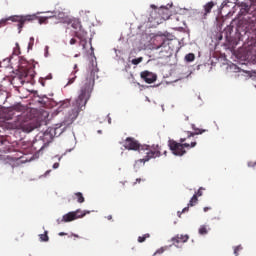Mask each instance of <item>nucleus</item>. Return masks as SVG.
<instances>
[{
  "label": "nucleus",
  "instance_id": "nucleus-35",
  "mask_svg": "<svg viewBox=\"0 0 256 256\" xmlns=\"http://www.w3.org/2000/svg\"><path fill=\"white\" fill-rule=\"evenodd\" d=\"M75 43H77V39L75 38L70 39V45H75Z\"/></svg>",
  "mask_w": 256,
  "mask_h": 256
},
{
  "label": "nucleus",
  "instance_id": "nucleus-26",
  "mask_svg": "<svg viewBox=\"0 0 256 256\" xmlns=\"http://www.w3.org/2000/svg\"><path fill=\"white\" fill-rule=\"evenodd\" d=\"M39 238L41 241H44V242H47L49 241V235H48V232L45 231L44 234H40L39 235Z\"/></svg>",
  "mask_w": 256,
  "mask_h": 256
},
{
  "label": "nucleus",
  "instance_id": "nucleus-29",
  "mask_svg": "<svg viewBox=\"0 0 256 256\" xmlns=\"http://www.w3.org/2000/svg\"><path fill=\"white\" fill-rule=\"evenodd\" d=\"M13 55H21V48L19 47V43H16V47L14 48Z\"/></svg>",
  "mask_w": 256,
  "mask_h": 256
},
{
  "label": "nucleus",
  "instance_id": "nucleus-36",
  "mask_svg": "<svg viewBox=\"0 0 256 256\" xmlns=\"http://www.w3.org/2000/svg\"><path fill=\"white\" fill-rule=\"evenodd\" d=\"M189 207H191V206H187V207L183 208L182 213H187V211H189Z\"/></svg>",
  "mask_w": 256,
  "mask_h": 256
},
{
  "label": "nucleus",
  "instance_id": "nucleus-40",
  "mask_svg": "<svg viewBox=\"0 0 256 256\" xmlns=\"http://www.w3.org/2000/svg\"><path fill=\"white\" fill-rule=\"evenodd\" d=\"M106 219H108V221H111V219H113V216H112V215H108V216L106 217Z\"/></svg>",
  "mask_w": 256,
  "mask_h": 256
},
{
  "label": "nucleus",
  "instance_id": "nucleus-18",
  "mask_svg": "<svg viewBox=\"0 0 256 256\" xmlns=\"http://www.w3.org/2000/svg\"><path fill=\"white\" fill-rule=\"evenodd\" d=\"M159 15H162V19L167 20L169 19V9L167 8H160L158 10Z\"/></svg>",
  "mask_w": 256,
  "mask_h": 256
},
{
  "label": "nucleus",
  "instance_id": "nucleus-30",
  "mask_svg": "<svg viewBox=\"0 0 256 256\" xmlns=\"http://www.w3.org/2000/svg\"><path fill=\"white\" fill-rule=\"evenodd\" d=\"M167 249H168L167 246L166 247H162V248L158 249L155 254L158 253L159 255H161L162 253H165V251H167Z\"/></svg>",
  "mask_w": 256,
  "mask_h": 256
},
{
  "label": "nucleus",
  "instance_id": "nucleus-10",
  "mask_svg": "<svg viewBox=\"0 0 256 256\" xmlns=\"http://www.w3.org/2000/svg\"><path fill=\"white\" fill-rule=\"evenodd\" d=\"M19 79L23 85L25 81L33 79V74H31V71H29L28 69H24L20 72Z\"/></svg>",
  "mask_w": 256,
  "mask_h": 256
},
{
  "label": "nucleus",
  "instance_id": "nucleus-13",
  "mask_svg": "<svg viewBox=\"0 0 256 256\" xmlns=\"http://www.w3.org/2000/svg\"><path fill=\"white\" fill-rule=\"evenodd\" d=\"M214 7H215L214 1H210L204 5V12H203L204 19H207V15L211 13V9H213Z\"/></svg>",
  "mask_w": 256,
  "mask_h": 256
},
{
  "label": "nucleus",
  "instance_id": "nucleus-6",
  "mask_svg": "<svg viewBox=\"0 0 256 256\" xmlns=\"http://www.w3.org/2000/svg\"><path fill=\"white\" fill-rule=\"evenodd\" d=\"M89 212H85L81 209H78L76 211L68 212L65 214L62 219H58L57 223L60 225V223H71V221H75L77 219H83Z\"/></svg>",
  "mask_w": 256,
  "mask_h": 256
},
{
  "label": "nucleus",
  "instance_id": "nucleus-41",
  "mask_svg": "<svg viewBox=\"0 0 256 256\" xmlns=\"http://www.w3.org/2000/svg\"><path fill=\"white\" fill-rule=\"evenodd\" d=\"M65 235H67V233H65V232H60V233H59V236H60V237H63V236H65Z\"/></svg>",
  "mask_w": 256,
  "mask_h": 256
},
{
  "label": "nucleus",
  "instance_id": "nucleus-14",
  "mask_svg": "<svg viewBox=\"0 0 256 256\" xmlns=\"http://www.w3.org/2000/svg\"><path fill=\"white\" fill-rule=\"evenodd\" d=\"M9 111H16L17 113H23V111H25V106H22L21 103H16L9 107Z\"/></svg>",
  "mask_w": 256,
  "mask_h": 256
},
{
  "label": "nucleus",
  "instance_id": "nucleus-32",
  "mask_svg": "<svg viewBox=\"0 0 256 256\" xmlns=\"http://www.w3.org/2000/svg\"><path fill=\"white\" fill-rule=\"evenodd\" d=\"M203 188H199L198 191L194 194L196 197H202L203 196Z\"/></svg>",
  "mask_w": 256,
  "mask_h": 256
},
{
  "label": "nucleus",
  "instance_id": "nucleus-34",
  "mask_svg": "<svg viewBox=\"0 0 256 256\" xmlns=\"http://www.w3.org/2000/svg\"><path fill=\"white\" fill-rule=\"evenodd\" d=\"M58 17L59 19H65V13L63 12L58 13Z\"/></svg>",
  "mask_w": 256,
  "mask_h": 256
},
{
  "label": "nucleus",
  "instance_id": "nucleus-11",
  "mask_svg": "<svg viewBox=\"0 0 256 256\" xmlns=\"http://www.w3.org/2000/svg\"><path fill=\"white\" fill-rule=\"evenodd\" d=\"M190 17H194V19H199L200 21L205 20V14H203V11H199L198 9L191 10Z\"/></svg>",
  "mask_w": 256,
  "mask_h": 256
},
{
  "label": "nucleus",
  "instance_id": "nucleus-28",
  "mask_svg": "<svg viewBox=\"0 0 256 256\" xmlns=\"http://www.w3.org/2000/svg\"><path fill=\"white\" fill-rule=\"evenodd\" d=\"M143 62V57L132 59L131 63L132 65H139V63Z\"/></svg>",
  "mask_w": 256,
  "mask_h": 256
},
{
  "label": "nucleus",
  "instance_id": "nucleus-45",
  "mask_svg": "<svg viewBox=\"0 0 256 256\" xmlns=\"http://www.w3.org/2000/svg\"><path fill=\"white\" fill-rule=\"evenodd\" d=\"M74 237H77V238H79V235H77V234H74Z\"/></svg>",
  "mask_w": 256,
  "mask_h": 256
},
{
  "label": "nucleus",
  "instance_id": "nucleus-7",
  "mask_svg": "<svg viewBox=\"0 0 256 256\" xmlns=\"http://www.w3.org/2000/svg\"><path fill=\"white\" fill-rule=\"evenodd\" d=\"M73 36L79 39L80 45L85 49L87 45V31H85L83 26L79 30H75Z\"/></svg>",
  "mask_w": 256,
  "mask_h": 256
},
{
  "label": "nucleus",
  "instance_id": "nucleus-20",
  "mask_svg": "<svg viewBox=\"0 0 256 256\" xmlns=\"http://www.w3.org/2000/svg\"><path fill=\"white\" fill-rule=\"evenodd\" d=\"M74 199H76L77 203H85V197H83V193L81 192L75 193Z\"/></svg>",
  "mask_w": 256,
  "mask_h": 256
},
{
  "label": "nucleus",
  "instance_id": "nucleus-24",
  "mask_svg": "<svg viewBox=\"0 0 256 256\" xmlns=\"http://www.w3.org/2000/svg\"><path fill=\"white\" fill-rule=\"evenodd\" d=\"M149 237H151V234H149V233H146L143 236H139L138 243H145V241H147V239H149Z\"/></svg>",
  "mask_w": 256,
  "mask_h": 256
},
{
  "label": "nucleus",
  "instance_id": "nucleus-38",
  "mask_svg": "<svg viewBox=\"0 0 256 256\" xmlns=\"http://www.w3.org/2000/svg\"><path fill=\"white\" fill-rule=\"evenodd\" d=\"M207 211H211V207H204V213H207Z\"/></svg>",
  "mask_w": 256,
  "mask_h": 256
},
{
  "label": "nucleus",
  "instance_id": "nucleus-39",
  "mask_svg": "<svg viewBox=\"0 0 256 256\" xmlns=\"http://www.w3.org/2000/svg\"><path fill=\"white\" fill-rule=\"evenodd\" d=\"M183 213H184L183 211H178V212H177L178 217L181 218V215H183Z\"/></svg>",
  "mask_w": 256,
  "mask_h": 256
},
{
  "label": "nucleus",
  "instance_id": "nucleus-4",
  "mask_svg": "<svg viewBox=\"0 0 256 256\" xmlns=\"http://www.w3.org/2000/svg\"><path fill=\"white\" fill-rule=\"evenodd\" d=\"M185 141H187V138H181L180 143H178L175 140L168 141V146L170 148V151H172L173 155H176L178 157H183V155L187 153V151L185 150V147L189 149L197 146V142H191L189 144V143H185Z\"/></svg>",
  "mask_w": 256,
  "mask_h": 256
},
{
  "label": "nucleus",
  "instance_id": "nucleus-19",
  "mask_svg": "<svg viewBox=\"0 0 256 256\" xmlns=\"http://www.w3.org/2000/svg\"><path fill=\"white\" fill-rule=\"evenodd\" d=\"M35 17L36 18L33 19V21H37V19H38V22H39L40 25H47L48 19H51V17H49V16H47V17H37V15H35Z\"/></svg>",
  "mask_w": 256,
  "mask_h": 256
},
{
  "label": "nucleus",
  "instance_id": "nucleus-37",
  "mask_svg": "<svg viewBox=\"0 0 256 256\" xmlns=\"http://www.w3.org/2000/svg\"><path fill=\"white\" fill-rule=\"evenodd\" d=\"M53 169H59V163H57V162L54 163V164H53Z\"/></svg>",
  "mask_w": 256,
  "mask_h": 256
},
{
  "label": "nucleus",
  "instance_id": "nucleus-27",
  "mask_svg": "<svg viewBox=\"0 0 256 256\" xmlns=\"http://www.w3.org/2000/svg\"><path fill=\"white\" fill-rule=\"evenodd\" d=\"M12 161H19V159H21V157H23V155L21 154V152L16 153L15 155L10 156Z\"/></svg>",
  "mask_w": 256,
  "mask_h": 256
},
{
  "label": "nucleus",
  "instance_id": "nucleus-3",
  "mask_svg": "<svg viewBox=\"0 0 256 256\" xmlns=\"http://www.w3.org/2000/svg\"><path fill=\"white\" fill-rule=\"evenodd\" d=\"M13 127L14 129H20L24 133H31V131L39 127V124L35 120L27 117V115L21 114L14 120Z\"/></svg>",
  "mask_w": 256,
  "mask_h": 256
},
{
  "label": "nucleus",
  "instance_id": "nucleus-46",
  "mask_svg": "<svg viewBox=\"0 0 256 256\" xmlns=\"http://www.w3.org/2000/svg\"><path fill=\"white\" fill-rule=\"evenodd\" d=\"M152 9H155V5H151Z\"/></svg>",
  "mask_w": 256,
  "mask_h": 256
},
{
  "label": "nucleus",
  "instance_id": "nucleus-49",
  "mask_svg": "<svg viewBox=\"0 0 256 256\" xmlns=\"http://www.w3.org/2000/svg\"><path fill=\"white\" fill-rule=\"evenodd\" d=\"M55 15H57V13H55V12H54V15H53V17H55Z\"/></svg>",
  "mask_w": 256,
  "mask_h": 256
},
{
  "label": "nucleus",
  "instance_id": "nucleus-44",
  "mask_svg": "<svg viewBox=\"0 0 256 256\" xmlns=\"http://www.w3.org/2000/svg\"><path fill=\"white\" fill-rule=\"evenodd\" d=\"M46 79H52V76H51V75H49L48 77H46Z\"/></svg>",
  "mask_w": 256,
  "mask_h": 256
},
{
  "label": "nucleus",
  "instance_id": "nucleus-31",
  "mask_svg": "<svg viewBox=\"0 0 256 256\" xmlns=\"http://www.w3.org/2000/svg\"><path fill=\"white\" fill-rule=\"evenodd\" d=\"M161 43L159 45H157L156 47H153V49H161V47H163L165 45V41H163L162 38H160Z\"/></svg>",
  "mask_w": 256,
  "mask_h": 256
},
{
  "label": "nucleus",
  "instance_id": "nucleus-43",
  "mask_svg": "<svg viewBox=\"0 0 256 256\" xmlns=\"http://www.w3.org/2000/svg\"><path fill=\"white\" fill-rule=\"evenodd\" d=\"M136 183H141V178L136 179Z\"/></svg>",
  "mask_w": 256,
  "mask_h": 256
},
{
  "label": "nucleus",
  "instance_id": "nucleus-33",
  "mask_svg": "<svg viewBox=\"0 0 256 256\" xmlns=\"http://www.w3.org/2000/svg\"><path fill=\"white\" fill-rule=\"evenodd\" d=\"M241 250V247H236L235 249H234V255H239V251Z\"/></svg>",
  "mask_w": 256,
  "mask_h": 256
},
{
  "label": "nucleus",
  "instance_id": "nucleus-17",
  "mask_svg": "<svg viewBox=\"0 0 256 256\" xmlns=\"http://www.w3.org/2000/svg\"><path fill=\"white\" fill-rule=\"evenodd\" d=\"M71 27L75 31H78L83 27V25H81V21H79L78 19H75L71 21Z\"/></svg>",
  "mask_w": 256,
  "mask_h": 256
},
{
  "label": "nucleus",
  "instance_id": "nucleus-25",
  "mask_svg": "<svg viewBox=\"0 0 256 256\" xmlns=\"http://www.w3.org/2000/svg\"><path fill=\"white\" fill-rule=\"evenodd\" d=\"M185 61H186L187 63H191V62L195 61V54H193V53L187 54V55L185 56Z\"/></svg>",
  "mask_w": 256,
  "mask_h": 256
},
{
  "label": "nucleus",
  "instance_id": "nucleus-47",
  "mask_svg": "<svg viewBox=\"0 0 256 256\" xmlns=\"http://www.w3.org/2000/svg\"><path fill=\"white\" fill-rule=\"evenodd\" d=\"M74 57H79V54H76Z\"/></svg>",
  "mask_w": 256,
  "mask_h": 256
},
{
  "label": "nucleus",
  "instance_id": "nucleus-42",
  "mask_svg": "<svg viewBox=\"0 0 256 256\" xmlns=\"http://www.w3.org/2000/svg\"><path fill=\"white\" fill-rule=\"evenodd\" d=\"M51 173V170H47L46 172H45V177H47V175H49Z\"/></svg>",
  "mask_w": 256,
  "mask_h": 256
},
{
  "label": "nucleus",
  "instance_id": "nucleus-48",
  "mask_svg": "<svg viewBox=\"0 0 256 256\" xmlns=\"http://www.w3.org/2000/svg\"><path fill=\"white\" fill-rule=\"evenodd\" d=\"M164 155H167V151H164Z\"/></svg>",
  "mask_w": 256,
  "mask_h": 256
},
{
  "label": "nucleus",
  "instance_id": "nucleus-2",
  "mask_svg": "<svg viewBox=\"0 0 256 256\" xmlns=\"http://www.w3.org/2000/svg\"><path fill=\"white\" fill-rule=\"evenodd\" d=\"M124 147L128 151H138L140 155H146L144 158L138 160L140 163H147L150 159L161 157V148L159 145H141L139 141L133 137H127L125 139Z\"/></svg>",
  "mask_w": 256,
  "mask_h": 256
},
{
  "label": "nucleus",
  "instance_id": "nucleus-1",
  "mask_svg": "<svg viewBox=\"0 0 256 256\" xmlns=\"http://www.w3.org/2000/svg\"><path fill=\"white\" fill-rule=\"evenodd\" d=\"M97 73H99V68H97V65L92 63L88 68L85 82L80 88L77 99L72 103L71 108L64 116L63 124L66 127H68V125H73L75 120L79 117V113H81V111H85L87 103L91 99L93 87H95V78L97 77Z\"/></svg>",
  "mask_w": 256,
  "mask_h": 256
},
{
  "label": "nucleus",
  "instance_id": "nucleus-22",
  "mask_svg": "<svg viewBox=\"0 0 256 256\" xmlns=\"http://www.w3.org/2000/svg\"><path fill=\"white\" fill-rule=\"evenodd\" d=\"M63 133V129L61 127L52 128V137H59Z\"/></svg>",
  "mask_w": 256,
  "mask_h": 256
},
{
  "label": "nucleus",
  "instance_id": "nucleus-12",
  "mask_svg": "<svg viewBox=\"0 0 256 256\" xmlns=\"http://www.w3.org/2000/svg\"><path fill=\"white\" fill-rule=\"evenodd\" d=\"M192 129L194 132H187V137L188 139L191 137H195V135H202V133H205V129H199L197 127H195V124H192Z\"/></svg>",
  "mask_w": 256,
  "mask_h": 256
},
{
  "label": "nucleus",
  "instance_id": "nucleus-5",
  "mask_svg": "<svg viewBox=\"0 0 256 256\" xmlns=\"http://www.w3.org/2000/svg\"><path fill=\"white\" fill-rule=\"evenodd\" d=\"M33 19H37L35 15H26V16H12L9 18H4L0 20V27H5L7 25V21H12L13 23H18V31L21 33V29H23L26 23L33 21Z\"/></svg>",
  "mask_w": 256,
  "mask_h": 256
},
{
  "label": "nucleus",
  "instance_id": "nucleus-9",
  "mask_svg": "<svg viewBox=\"0 0 256 256\" xmlns=\"http://www.w3.org/2000/svg\"><path fill=\"white\" fill-rule=\"evenodd\" d=\"M189 241V235L177 234L171 238V243L174 247H179L180 243H187Z\"/></svg>",
  "mask_w": 256,
  "mask_h": 256
},
{
  "label": "nucleus",
  "instance_id": "nucleus-23",
  "mask_svg": "<svg viewBox=\"0 0 256 256\" xmlns=\"http://www.w3.org/2000/svg\"><path fill=\"white\" fill-rule=\"evenodd\" d=\"M199 235H207L209 233V228L205 225H201L198 230Z\"/></svg>",
  "mask_w": 256,
  "mask_h": 256
},
{
  "label": "nucleus",
  "instance_id": "nucleus-21",
  "mask_svg": "<svg viewBox=\"0 0 256 256\" xmlns=\"http://www.w3.org/2000/svg\"><path fill=\"white\" fill-rule=\"evenodd\" d=\"M198 201H199V199L197 198V195L194 194L188 203V207H195V205H197Z\"/></svg>",
  "mask_w": 256,
  "mask_h": 256
},
{
  "label": "nucleus",
  "instance_id": "nucleus-16",
  "mask_svg": "<svg viewBox=\"0 0 256 256\" xmlns=\"http://www.w3.org/2000/svg\"><path fill=\"white\" fill-rule=\"evenodd\" d=\"M71 106V100L65 99L60 102V106L58 108L59 111H63V109H67V107Z\"/></svg>",
  "mask_w": 256,
  "mask_h": 256
},
{
  "label": "nucleus",
  "instance_id": "nucleus-15",
  "mask_svg": "<svg viewBox=\"0 0 256 256\" xmlns=\"http://www.w3.org/2000/svg\"><path fill=\"white\" fill-rule=\"evenodd\" d=\"M77 64L74 65V72L71 73L69 79H68V83L67 85H73V83H75V79H77V76L75 75V73H77Z\"/></svg>",
  "mask_w": 256,
  "mask_h": 256
},
{
  "label": "nucleus",
  "instance_id": "nucleus-8",
  "mask_svg": "<svg viewBox=\"0 0 256 256\" xmlns=\"http://www.w3.org/2000/svg\"><path fill=\"white\" fill-rule=\"evenodd\" d=\"M140 77L143 79V81H145V83L148 84L155 83L157 81V75L147 70L141 72Z\"/></svg>",
  "mask_w": 256,
  "mask_h": 256
}]
</instances>
